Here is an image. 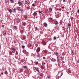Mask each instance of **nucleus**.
Here are the masks:
<instances>
[{
	"instance_id": "1",
	"label": "nucleus",
	"mask_w": 79,
	"mask_h": 79,
	"mask_svg": "<svg viewBox=\"0 0 79 79\" xmlns=\"http://www.w3.org/2000/svg\"><path fill=\"white\" fill-rule=\"evenodd\" d=\"M6 34V30H5L3 31V35H5Z\"/></svg>"
},
{
	"instance_id": "2",
	"label": "nucleus",
	"mask_w": 79,
	"mask_h": 79,
	"mask_svg": "<svg viewBox=\"0 0 79 79\" xmlns=\"http://www.w3.org/2000/svg\"><path fill=\"white\" fill-rule=\"evenodd\" d=\"M40 48H38L36 50V52L39 53V52H40Z\"/></svg>"
},
{
	"instance_id": "3",
	"label": "nucleus",
	"mask_w": 79,
	"mask_h": 79,
	"mask_svg": "<svg viewBox=\"0 0 79 79\" xmlns=\"http://www.w3.org/2000/svg\"><path fill=\"white\" fill-rule=\"evenodd\" d=\"M42 43L43 45H46V42H45L44 41H42Z\"/></svg>"
},
{
	"instance_id": "4",
	"label": "nucleus",
	"mask_w": 79,
	"mask_h": 79,
	"mask_svg": "<svg viewBox=\"0 0 79 79\" xmlns=\"http://www.w3.org/2000/svg\"><path fill=\"white\" fill-rule=\"evenodd\" d=\"M30 3V2H29V1H25V4H26L27 5H29V3Z\"/></svg>"
},
{
	"instance_id": "5",
	"label": "nucleus",
	"mask_w": 79,
	"mask_h": 79,
	"mask_svg": "<svg viewBox=\"0 0 79 79\" xmlns=\"http://www.w3.org/2000/svg\"><path fill=\"white\" fill-rule=\"evenodd\" d=\"M8 11L10 13H12V12H13V10L11 9H8Z\"/></svg>"
},
{
	"instance_id": "6",
	"label": "nucleus",
	"mask_w": 79,
	"mask_h": 79,
	"mask_svg": "<svg viewBox=\"0 0 79 79\" xmlns=\"http://www.w3.org/2000/svg\"><path fill=\"white\" fill-rule=\"evenodd\" d=\"M35 69L36 70V71H37L38 72V73H40V72H39V68H36Z\"/></svg>"
},
{
	"instance_id": "7",
	"label": "nucleus",
	"mask_w": 79,
	"mask_h": 79,
	"mask_svg": "<svg viewBox=\"0 0 79 79\" xmlns=\"http://www.w3.org/2000/svg\"><path fill=\"white\" fill-rule=\"evenodd\" d=\"M57 61H58V62H60V60H59V59H60V57L59 56H57Z\"/></svg>"
},
{
	"instance_id": "8",
	"label": "nucleus",
	"mask_w": 79,
	"mask_h": 79,
	"mask_svg": "<svg viewBox=\"0 0 79 79\" xmlns=\"http://www.w3.org/2000/svg\"><path fill=\"white\" fill-rule=\"evenodd\" d=\"M18 4H19V5H21V6H22V5H23V3H22L20 2H18Z\"/></svg>"
},
{
	"instance_id": "9",
	"label": "nucleus",
	"mask_w": 79,
	"mask_h": 79,
	"mask_svg": "<svg viewBox=\"0 0 79 79\" xmlns=\"http://www.w3.org/2000/svg\"><path fill=\"white\" fill-rule=\"evenodd\" d=\"M43 24L44 26L45 27H47V24L45 23H44Z\"/></svg>"
},
{
	"instance_id": "10",
	"label": "nucleus",
	"mask_w": 79,
	"mask_h": 79,
	"mask_svg": "<svg viewBox=\"0 0 79 79\" xmlns=\"http://www.w3.org/2000/svg\"><path fill=\"white\" fill-rule=\"evenodd\" d=\"M51 60L52 61H56V59H55L54 58H52L51 59Z\"/></svg>"
},
{
	"instance_id": "11",
	"label": "nucleus",
	"mask_w": 79,
	"mask_h": 79,
	"mask_svg": "<svg viewBox=\"0 0 79 79\" xmlns=\"http://www.w3.org/2000/svg\"><path fill=\"white\" fill-rule=\"evenodd\" d=\"M12 51L13 53H14V52H15V49L14 48H12Z\"/></svg>"
},
{
	"instance_id": "12",
	"label": "nucleus",
	"mask_w": 79,
	"mask_h": 79,
	"mask_svg": "<svg viewBox=\"0 0 79 79\" xmlns=\"http://www.w3.org/2000/svg\"><path fill=\"white\" fill-rule=\"evenodd\" d=\"M26 23H25V22L22 23V25L23 26H26Z\"/></svg>"
},
{
	"instance_id": "13",
	"label": "nucleus",
	"mask_w": 79,
	"mask_h": 79,
	"mask_svg": "<svg viewBox=\"0 0 79 79\" xmlns=\"http://www.w3.org/2000/svg\"><path fill=\"white\" fill-rule=\"evenodd\" d=\"M58 22L57 21H56L54 23V24H55V25L58 24Z\"/></svg>"
},
{
	"instance_id": "14",
	"label": "nucleus",
	"mask_w": 79,
	"mask_h": 79,
	"mask_svg": "<svg viewBox=\"0 0 79 79\" xmlns=\"http://www.w3.org/2000/svg\"><path fill=\"white\" fill-rule=\"evenodd\" d=\"M34 30H35V31H37L38 30V29L37 27H35L34 28Z\"/></svg>"
},
{
	"instance_id": "15",
	"label": "nucleus",
	"mask_w": 79,
	"mask_h": 79,
	"mask_svg": "<svg viewBox=\"0 0 79 79\" xmlns=\"http://www.w3.org/2000/svg\"><path fill=\"white\" fill-rule=\"evenodd\" d=\"M23 52L24 53H26V50H23Z\"/></svg>"
},
{
	"instance_id": "16",
	"label": "nucleus",
	"mask_w": 79,
	"mask_h": 79,
	"mask_svg": "<svg viewBox=\"0 0 79 79\" xmlns=\"http://www.w3.org/2000/svg\"><path fill=\"white\" fill-rule=\"evenodd\" d=\"M49 12H51L52 11V9L51 7H50L49 8Z\"/></svg>"
},
{
	"instance_id": "17",
	"label": "nucleus",
	"mask_w": 79,
	"mask_h": 79,
	"mask_svg": "<svg viewBox=\"0 0 79 79\" xmlns=\"http://www.w3.org/2000/svg\"><path fill=\"white\" fill-rule=\"evenodd\" d=\"M33 15L34 16H36V15H37V13L34 12L33 14Z\"/></svg>"
},
{
	"instance_id": "18",
	"label": "nucleus",
	"mask_w": 79,
	"mask_h": 79,
	"mask_svg": "<svg viewBox=\"0 0 79 79\" xmlns=\"http://www.w3.org/2000/svg\"><path fill=\"white\" fill-rule=\"evenodd\" d=\"M17 10H18L19 11V10H20V9L21 8L20 7H17Z\"/></svg>"
},
{
	"instance_id": "19",
	"label": "nucleus",
	"mask_w": 79,
	"mask_h": 79,
	"mask_svg": "<svg viewBox=\"0 0 79 79\" xmlns=\"http://www.w3.org/2000/svg\"><path fill=\"white\" fill-rule=\"evenodd\" d=\"M40 76H41V77H42L43 76H44V74L42 73H41L40 74Z\"/></svg>"
},
{
	"instance_id": "20",
	"label": "nucleus",
	"mask_w": 79,
	"mask_h": 79,
	"mask_svg": "<svg viewBox=\"0 0 79 79\" xmlns=\"http://www.w3.org/2000/svg\"><path fill=\"white\" fill-rule=\"evenodd\" d=\"M75 31L76 32H78V28H76V29L75 30Z\"/></svg>"
},
{
	"instance_id": "21",
	"label": "nucleus",
	"mask_w": 79,
	"mask_h": 79,
	"mask_svg": "<svg viewBox=\"0 0 79 79\" xmlns=\"http://www.w3.org/2000/svg\"><path fill=\"white\" fill-rule=\"evenodd\" d=\"M23 68H24V69H27V67L26 66H23Z\"/></svg>"
},
{
	"instance_id": "22",
	"label": "nucleus",
	"mask_w": 79,
	"mask_h": 79,
	"mask_svg": "<svg viewBox=\"0 0 79 79\" xmlns=\"http://www.w3.org/2000/svg\"><path fill=\"white\" fill-rule=\"evenodd\" d=\"M5 3H7L8 2H9V0H5Z\"/></svg>"
},
{
	"instance_id": "23",
	"label": "nucleus",
	"mask_w": 79,
	"mask_h": 79,
	"mask_svg": "<svg viewBox=\"0 0 79 79\" xmlns=\"http://www.w3.org/2000/svg\"><path fill=\"white\" fill-rule=\"evenodd\" d=\"M14 28L15 29H17V27H16V26H14Z\"/></svg>"
},
{
	"instance_id": "24",
	"label": "nucleus",
	"mask_w": 79,
	"mask_h": 79,
	"mask_svg": "<svg viewBox=\"0 0 79 79\" xmlns=\"http://www.w3.org/2000/svg\"><path fill=\"white\" fill-rule=\"evenodd\" d=\"M23 69H21L20 70V73H21V72H23Z\"/></svg>"
},
{
	"instance_id": "25",
	"label": "nucleus",
	"mask_w": 79,
	"mask_h": 79,
	"mask_svg": "<svg viewBox=\"0 0 79 79\" xmlns=\"http://www.w3.org/2000/svg\"><path fill=\"white\" fill-rule=\"evenodd\" d=\"M69 26H71V24H70V23H69V24H68V27H69Z\"/></svg>"
},
{
	"instance_id": "26",
	"label": "nucleus",
	"mask_w": 79,
	"mask_h": 79,
	"mask_svg": "<svg viewBox=\"0 0 79 79\" xmlns=\"http://www.w3.org/2000/svg\"><path fill=\"white\" fill-rule=\"evenodd\" d=\"M22 48L24 49L25 48V46H22Z\"/></svg>"
},
{
	"instance_id": "27",
	"label": "nucleus",
	"mask_w": 79,
	"mask_h": 79,
	"mask_svg": "<svg viewBox=\"0 0 79 79\" xmlns=\"http://www.w3.org/2000/svg\"><path fill=\"white\" fill-rule=\"evenodd\" d=\"M56 56H58V52H56Z\"/></svg>"
},
{
	"instance_id": "28",
	"label": "nucleus",
	"mask_w": 79,
	"mask_h": 79,
	"mask_svg": "<svg viewBox=\"0 0 79 79\" xmlns=\"http://www.w3.org/2000/svg\"><path fill=\"white\" fill-rule=\"evenodd\" d=\"M10 2L11 3H13V0H10Z\"/></svg>"
},
{
	"instance_id": "29",
	"label": "nucleus",
	"mask_w": 79,
	"mask_h": 79,
	"mask_svg": "<svg viewBox=\"0 0 79 79\" xmlns=\"http://www.w3.org/2000/svg\"><path fill=\"white\" fill-rule=\"evenodd\" d=\"M42 64L43 65H44V64H45V63H44V61H43L42 62Z\"/></svg>"
},
{
	"instance_id": "30",
	"label": "nucleus",
	"mask_w": 79,
	"mask_h": 79,
	"mask_svg": "<svg viewBox=\"0 0 79 79\" xmlns=\"http://www.w3.org/2000/svg\"><path fill=\"white\" fill-rule=\"evenodd\" d=\"M5 74H8V73H7V72L6 71L5 72Z\"/></svg>"
},
{
	"instance_id": "31",
	"label": "nucleus",
	"mask_w": 79,
	"mask_h": 79,
	"mask_svg": "<svg viewBox=\"0 0 79 79\" xmlns=\"http://www.w3.org/2000/svg\"><path fill=\"white\" fill-rule=\"evenodd\" d=\"M42 11H39V13H42Z\"/></svg>"
},
{
	"instance_id": "32",
	"label": "nucleus",
	"mask_w": 79,
	"mask_h": 79,
	"mask_svg": "<svg viewBox=\"0 0 79 79\" xmlns=\"http://www.w3.org/2000/svg\"><path fill=\"white\" fill-rule=\"evenodd\" d=\"M60 78H61V77H60V76H59L57 77V79H59Z\"/></svg>"
},
{
	"instance_id": "33",
	"label": "nucleus",
	"mask_w": 79,
	"mask_h": 79,
	"mask_svg": "<svg viewBox=\"0 0 79 79\" xmlns=\"http://www.w3.org/2000/svg\"><path fill=\"white\" fill-rule=\"evenodd\" d=\"M32 6H35V5L34 4H33L32 5Z\"/></svg>"
},
{
	"instance_id": "34",
	"label": "nucleus",
	"mask_w": 79,
	"mask_h": 79,
	"mask_svg": "<svg viewBox=\"0 0 79 79\" xmlns=\"http://www.w3.org/2000/svg\"><path fill=\"white\" fill-rule=\"evenodd\" d=\"M54 40H56V37H55V36H54Z\"/></svg>"
},
{
	"instance_id": "35",
	"label": "nucleus",
	"mask_w": 79,
	"mask_h": 79,
	"mask_svg": "<svg viewBox=\"0 0 79 79\" xmlns=\"http://www.w3.org/2000/svg\"><path fill=\"white\" fill-rule=\"evenodd\" d=\"M44 53H47V51H46V50L44 51Z\"/></svg>"
},
{
	"instance_id": "36",
	"label": "nucleus",
	"mask_w": 79,
	"mask_h": 79,
	"mask_svg": "<svg viewBox=\"0 0 79 79\" xmlns=\"http://www.w3.org/2000/svg\"><path fill=\"white\" fill-rule=\"evenodd\" d=\"M18 52H17V51H16V53H15V55H18Z\"/></svg>"
},
{
	"instance_id": "37",
	"label": "nucleus",
	"mask_w": 79,
	"mask_h": 79,
	"mask_svg": "<svg viewBox=\"0 0 79 79\" xmlns=\"http://www.w3.org/2000/svg\"><path fill=\"white\" fill-rule=\"evenodd\" d=\"M35 64H36V65L38 64V62H35Z\"/></svg>"
},
{
	"instance_id": "38",
	"label": "nucleus",
	"mask_w": 79,
	"mask_h": 79,
	"mask_svg": "<svg viewBox=\"0 0 79 79\" xmlns=\"http://www.w3.org/2000/svg\"><path fill=\"white\" fill-rule=\"evenodd\" d=\"M14 44H16V41L15 40H14Z\"/></svg>"
},
{
	"instance_id": "39",
	"label": "nucleus",
	"mask_w": 79,
	"mask_h": 79,
	"mask_svg": "<svg viewBox=\"0 0 79 79\" xmlns=\"http://www.w3.org/2000/svg\"><path fill=\"white\" fill-rule=\"evenodd\" d=\"M47 77L48 79H50V76H48Z\"/></svg>"
},
{
	"instance_id": "40",
	"label": "nucleus",
	"mask_w": 79,
	"mask_h": 79,
	"mask_svg": "<svg viewBox=\"0 0 79 79\" xmlns=\"http://www.w3.org/2000/svg\"><path fill=\"white\" fill-rule=\"evenodd\" d=\"M27 9H28V10H29V9H30V8H29V7H27Z\"/></svg>"
},
{
	"instance_id": "41",
	"label": "nucleus",
	"mask_w": 79,
	"mask_h": 79,
	"mask_svg": "<svg viewBox=\"0 0 79 79\" xmlns=\"http://www.w3.org/2000/svg\"><path fill=\"white\" fill-rule=\"evenodd\" d=\"M37 57H40V55L39 54L37 55Z\"/></svg>"
},
{
	"instance_id": "42",
	"label": "nucleus",
	"mask_w": 79,
	"mask_h": 79,
	"mask_svg": "<svg viewBox=\"0 0 79 79\" xmlns=\"http://www.w3.org/2000/svg\"><path fill=\"white\" fill-rule=\"evenodd\" d=\"M68 72L69 73H71V72L69 70H68Z\"/></svg>"
},
{
	"instance_id": "43",
	"label": "nucleus",
	"mask_w": 79,
	"mask_h": 79,
	"mask_svg": "<svg viewBox=\"0 0 79 79\" xmlns=\"http://www.w3.org/2000/svg\"><path fill=\"white\" fill-rule=\"evenodd\" d=\"M43 59L44 60H45V57H43Z\"/></svg>"
},
{
	"instance_id": "44",
	"label": "nucleus",
	"mask_w": 79,
	"mask_h": 79,
	"mask_svg": "<svg viewBox=\"0 0 79 79\" xmlns=\"http://www.w3.org/2000/svg\"><path fill=\"white\" fill-rule=\"evenodd\" d=\"M72 53H73V55H74V52H73V51H72Z\"/></svg>"
},
{
	"instance_id": "45",
	"label": "nucleus",
	"mask_w": 79,
	"mask_h": 79,
	"mask_svg": "<svg viewBox=\"0 0 79 79\" xmlns=\"http://www.w3.org/2000/svg\"><path fill=\"white\" fill-rule=\"evenodd\" d=\"M62 75H63V73H61V74L60 75V77H61V76H62Z\"/></svg>"
},
{
	"instance_id": "46",
	"label": "nucleus",
	"mask_w": 79,
	"mask_h": 79,
	"mask_svg": "<svg viewBox=\"0 0 79 79\" xmlns=\"http://www.w3.org/2000/svg\"><path fill=\"white\" fill-rule=\"evenodd\" d=\"M73 17H72L71 18V20H72L73 19Z\"/></svg>"
},
{
	"instance_id": "47",
	"label": "nucleus",
	"mask_w": 79,
	"mask_h": 79,
	"mask_svg": "<svg viewBox=\"0 0 79 79\" xmlns=\"http://www.w3.org/2000/svg\"><path fill=\"white\" fill-rule=\"evenodd\" d=\"M4 26L3 25H2V27H4Z\"/></svg>"
},
{
	"instance_id": "48",
	"label": "nucleus",
	"mask_w": 79,
	"mask_h": 79,
	"mask_svg": "<svg viewBox=\"0 0 79 79\" xmlns=\"http://www.w3.org/2000/svg\"><path fill=\"white\" fill-rule=\"evenodd\" d=\"M15 10H16V9H15L14 10V12H15Z\"/></svg>"
},
{
	"instance_id": "49",
	"label": "nucleus",
	"mask_w": 79,
	"mask_h": 79,
	"mask_svg": "<svg viewBox=\"0 0 79 79\" xmlns=\"http://www.w3.org/2000/svg\"><path fill=\"white\" fill-rule=\"evenodd\" d=\"M77 62L78 63H79V60H78V61H77Z\"/></svg>"
},
{
	"instance_id": "50",
	"label": "nucleus",
	"mask_w": 79,
	"mask_h": 79,
	"mask_svg": "<svg viewBox=\"0 0 79 79\" xmlns=\"http://www.w3.org/2000/svg\"><path fill=\"white\" fill-rule=\"evenodd\" d=\"M67 15H68V14H69V12H67Z\"/></svg>"
},
{
	"instance_id": "51",
	"label": "nucleus",
	"mask_w": 79,
	"mask_h": 79,
	"mask_svg": "<svg viewBox=\"0 0 79 79\" xmlns=\"http://www.w3.org/2000/svg\"><path fill=\"white\" fill-rule=\"evenodd\" d=\"M59 11H61V9H59Z\"/></svg>"
},
{
	"instance_id": "52",
	"label": "nucleus",
	"mask_w": 79,
	"mask_h": 79,
	"mask_svg": "<svg viewBox=\"0 0 79 79\" xmlns=\"http://www.w3.org/2000/svg\"><path fill=\"white\" fill-rule=\"evenodd\" d=\"M62 8H64V6H63Z\"/></svg>"
},
{
	"instance_id": "53",
	"label": "nucleus",
	"mask_w": 79,
	"mask_h": 79,
	"mask_svg": "<svg viewBox=\"0 0 79 79\" xmlns=\"http://www.w3.org/2000/svg\"><path fill=\"white\" fill-rule=\"evenodd\" d=\"M35 3H37V2L36 1H35Z\"/></svg>"
},
{
	"instance_id": "54",
	"label": "nucleus",
	"mask_w": 79,
	"mask_h": 79,
	"mask_svg": "<svg viewBox=\"0 0 79 79\" xmlns=\"http://www.w3.org/2000/svg\"><path fill=\"white\" fill-rule=\"evenodd\" d=\"M1 74H2V75H3V73H1Z\"/></svg>"
},
{
	"instance_id": "55",
	"label": "nucleus",
	"mask_w": 79,
	"mask_h": 79,
	"mask_svg": "<svg viewBox=\"0 0 79 79\" xmlns=\"http://www.w3.org/2000/svg\"><path fill=\"white\" fill-rule=\"evenodd\" d=\"M63 1L64 2H65V0H64Z\"/></svg>"
},
{
	"instance_id": "56",
	"label": "nucleus",
	"mask_w": 79,
	"mask_h": 79,
	"mask_svg": "<svg viewBox=\"0 0 79 79\" xmlns=\"http://www.w3.org/2000/svg\"><path fill=\"white\" fill-rule=\"evenodd\" d=\"M59 10V9H57V10Z\"/></svg>"
},
{
	"instance_id": "57",
	"label": "nucleus",
	"mask_w": 79,
	"mask_h": 79,
	"mask_svg": "<svg viewBox=\"0 0 79 79\" xmlns=\"http://www.w3.org/2000/svg\"><path fill=\"white\" fill-rule=\"evenodd\" d=\"M78 12H79V9L78 10Z\"/></svg>"
},
{
	"instance_id": "58",
	"label": "nucleus",
	"mask_w": 79,
	"mask_h": 79,
	"mask_svg": "<svg viewBox=\"0 0 79 79\" xmlns=\"http://www.w3.org/2000/svg\"><path fill=\"white\" fill-rule=\"evenodd\" d=\"M23 10H21L22 11H23Z\"/></svg>"
},
{
	"instance_id": "59",
	"label": "nucleus",
	"mask_w": 79,
	"mask_h": 79,
	"mask_svg": "<svg viewBox=\"0 0 79 79\" xmlns=\"http://www.w3.org/2000/svg\"><path fill=\"white\" fill-rule=\"evenodd\" d=\"M19 21H18V22H19Z\"/></svg>"
},
{
	"instance_id": "60",
	"label": "nucleus",
	"mask_w": 79,
	"mask_h": 79,
	"mask_svg": "<svg viewBox=\"0 0 79 79\" xmlns=\"http://www.w3.org/2000/svg\"><path fill=\"white\" fill-rule=\"evenodd\" d=\"M62 28H64V27H62Z\"/></svg>"
},
{
	"instance_id": "61",
	"label": "nucleus",
	"mask_w": 79,
	"mask_h": 79,
	"mask_svg": "<svg viewBox=\"0 0 79 79\" xmlns=\"http://www.w3.org/2000/svg\"><path fill=\"white\" fill-rule=\"evenodd\" d=\"M18 19H17V20H18Z\"/></svg>"
},
{
	"instance_id": "62",
	"label": "nucleus",
	"mask_w": 79,
	"mask_h": 79,
	"mask_svg": "<svg viewBox=\"0 0 79 79\" xmlns=\"http://www.w3.org/2000/svg\"><path fill=\"white\" fill-rule=\"evenodd\" d=\"M47 66H48V65H47Z\"/></svg>"
},
{
	"instance_id": "63",
	"label": "nucleus",
	"mask_w": 79,
	"mask_h": 79,
	"mask_svg": "<svg viewBox=\"0 0 79 79\" xmlns=\"http://www.w3.org/2000/svg\"><path fill=\"white\" fill-rule=\"evenodd\" d=\"M78 40H79V39Z\"/></svg>"
}]
</instances>
